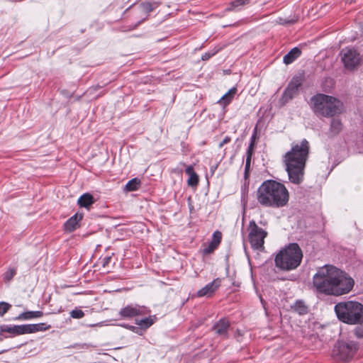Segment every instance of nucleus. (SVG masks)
I'll return each instance as SVG.
<instances>
[{
	"mask_svg": "<svg viewBox=\"0 0 363 363\" xmlns=\"http://www.w3.org/2000/svg\"><path fill=\"white\" fill-rule=\"evenodd\" d=\"M313 283L318 292L335 296L348 294L354 285L350 276L333 265L320 267L314 274Z\"/></svg>",
	"mask_w": 363,
	"mask_h": 363,
	"instance_id": "obj_1",
	"label": "nucleus"
},
{
	"mask_svg": "<svg viewBox=\"0 0 363 363\" xmlns=\"http://www.w3.org/2000/svg\"><path fill=\"white\" fill-rule=\"evenodd\" d=\"M256 199L263 207L279 208L287 205L289 192L282 183L269 179L258 187Z\"/></svg>",
	"mask_w": 363,
	"mask_h": 363,
	"instance_id": "obj_2",
	"label": "nucleus"
},
{
	"mask_svg": "<svg viewBox=\"0 0 363 363\" xmlns=\"http://www.w3.org/2000/svg\"><path fill=\"white\" fill-rule=\"evenodd\" d=\"M308 153L309 143L303 139L300 144H293L291 150L284 155L283 161L292 183L300 184L303 181Z\"/></svg>",
	"mask_w": 363,
	"mask_h": 363,
	"instance_id": "obj_3",
	"label": "nucleus"
},
{
	"mask_svg": "<svg viewBox=\"0 0 363 363\" xmlns=\"http://www.w3.org/2000/svg\"><path fill=\"white\" fill-rule=\"evenodd\" d=\"M310 106L318 117H333L343 111V104L337 98L324 94H317L310 100Z\"/></svg>",
	"mask_w": 363,
	"mask_h": 363,
	"instance_id": "obj_4",
	"label": "nucleus"
},
{
	"mask_svg": "<svg viewBox=\"0 0 363 363\" xmlns=\"http://www.w3.org/2000/svg\"><path fill=\"white\" fill-rule=\"evenodd\" d=\"M337 318L349 325L363 323V304L354 301H342L334 308Z\"/></svg>",
	"mask_w": 363,
	"mask_h": 363,
	"instance_id": "obj_5",
	"label": "nucleus"
},
{
	"mask_svg": "<svg viewBox=\"0 0 363 363\" xmlns=\"http://www.w3.org/2000/svg\"><path fill=\"white\" fill-rule=\"evenodd\" d=\"M302 257V251L298 245L291 243L277 254L275 265L281 270L291 271L300 265Z\"/></svg>",
	"mask_w": 363,
	"mask_h": 363,
	"instance_id": "obj_6",
	"label": "nucleus"
},
{
	"mask_svg": "<svg viewBox=\"0 0 363 363\" xmlns=\"http://www.w3.org/2000/svg\"><path fill=\"white\" fill-rule=\"evenodd\" d=\"M357 348V344L353 341H339L335 345L333 354L337 360L347 362L353 357Z\"/></svg>",
	"mask_w": 363,
	"mask_h": 363,
	"instance_id": "obj_7",
	"label": "nucleus"
},
{
	"mask_svg": "<svg viewBox=\"0 0 363 363\" xmlns=\"http://www.w3.org/2000/svg\"><path fill=\"white\" fill-rule=\"evenodd\" d=\"M248 231V239L252 248L260 251L263 250L264 239L267 235V233L259 227L254 220L250 222Z\"/></svg>",
	"mask_w": 363,
	"mask_h": 363,
	"instance_id": "obj_8",
	"label": "nucleus"
},
{
	"mask_svg": "<svg viewBox=\"0 0 363 363\" xmlns=\"http://www.w3.org/2000/svg\"><path fill=\"white\" fill-rule=\"evenodd\" d=\"M340 56L345 69L352 71L362 63L360 54L354 48H346L341 50Z\"/></svg>",
	"mask_w": 363,
	"mask_h": 363,
	"instance_id": "obj_9",
	"label": "nucleus"
},
{
	"mask_svg": "<svg viewBox=\"0 0 363 363\" xmlns=\"http://www.w3.org/2000/svg\"><path fill=\"white\" fill-rule=\"evenodd\" d=\"M301 84L302 79L301 77H293L282 94V103L286 104L294 98L298 94L299 88Z\"/></svg>",
	"mask_w": 363,
	"mask_h": 363,
	"instance_id": "obj_10",
	"label": "nucleus"
},
{
	"mask_svg": "<svg viewBox=\"0 0 363 363\" xmlns=\"http://www.w3.org/2000/svg\"><path fill=\"white\" fill-rule=\"evenodd\" d=\"M147 313V310L145 306L138 305H128L122 308L119 314L123 318H132L138 315H143Z\"/></svg>",
	"mask_w": 363,
	"mask_h": 363,
	"instance_id": "obj_11",
	"label": "nucleus"
},
{
	"mask_svg": "<svg viewBox=\"0 0 363 363\" xmlns=\"http://www.w3.org/2000/svg\"><path fill=\"white\" fill-rule=\"evenodd\" d=\"M221 279L219 278L215 279L211 283L207 284L204 287L201 289L197 292L199 297L207 296L210 297L213 295L215 291L220 287Z\"/></svg>",
	"mask_w": 363,
	"mask_h": 363,
	"instance_id": "obj_12",
	"label": "nucleus"
},
{
	"mask_svg": "<svg viewBox=\"0 0 363 363\" xmlns=\"http://www.w3.org/2000/svg\"><path fill=\"white\" fill-rule=\"evenodd\" d=\"M24 326V333H34L40 331H45L50 328V325H47L45 323H40L37 324H26Z\"/></svg>",
	"mask_w": 363,
	"mask_h": 363,
	"instance_id": "obj_13",
	"label": "nucleus"
},
{
	"mask_svg": "<svg viewBox=\"0 0 363 363\" xmlns=\"http://www.w3.org/2000/svg\"><path fill=\"white\" fill-rule=\"evenodd\" d=\"M83 218L82 214L76 213L69 218L65 223V229L68 232H72L76 229L78 222Z\"/></svg>",
	"mask_w": 363,
	"mask_h": 363,
	"instance_id": "obj_14",
	"label": "nucleus"
},
{
	"mask_svg": "<svg viewBox=\"0 0 363 363\" xmlns=\"http://www.w3.org/2000/svg\"><path fill=\"white\" fill-rule=\"evenodd\" d=\"M229 326L230 324L228 320L221 319L214 325L213 330L218 335L226 337Z\"/></svg>",
	"mask_w": 363,
	"mask_h": 363,
	"instance_id": "obj_15",
	"label": "nucleus"
},
{
	"mask_svg": "<svg viewBox=\"0 0 363 363\" xmlns=\"http://www.w3.org/2000/svg\"><path fill=\"white\" fill-rule=\"evenodd\" d=\"M301 54V51L298 48H294L283 57V62L285 65H290L296 60Z\"/></svg>",
	"mask_w": 363,
	"mask_h": 363,
	"instance_id": "obj_16",
	"label": "nucleus"
},
{
	"mask_svg": "<svg viewBox=\"0 0 363 363\" xmlns=\"http://www.w3.org/2000/svg\"><path fill=\"white\" fill-rule=\"evenodd\" d=\"M1 331L5 333H9L12 334L13 335H23L24 333V326L23 325H3L1 327Z\"/></svg>",
	"mask_w": 363,
	"mask_h": 363,
	"instance_id": "obj_17",
	"label": "nucleus"
},
{
	"mask_svg": "<svg viewBox=\"0 0 363 363\" xmlns=\"http://www.w3.org/2000/svg\"><path fill=\"white\" fill-rule=\"evenodd\" d=\"M185 172L189 175L187 184L189 186H195L199 183V177L194 170V167L191 165L187 166Z\"/></svg>",
	"mask_w": 363,
	"mask_h": 363,
	"instance_id": "obj_18",
	"label": "nucleus"
},
{
	"mask_svg": "<svg viewBox=\"0 0 363 363\" xmlns=\"http://www.w3.org/2000/svg\"><path fill=\"white\" fill-rule=\"evenodd\" d=\"M94 203V197L91 194L86 193L82 195L77 201V203L80 207L89 208V207Z\"/></svg>",
	"mask_w": 363,
	"mask_h": 363,
	"instance_id": "obj_19",
	"label": "nucleus"
},
{
	"mask_svg": "<svg viewBox=\"0 0 363 363\" xmlns=\"http://www.w3.org/2000/svg\"><path fill=\"white\" fill-rule=\"evenodd\" d=\"M43 315V313L40 311H26L21 313L16 319V320H30L33 318H40Z\"/></svg>",
	"mask_w": 363,
	"mask_h": 363,
	"instance_id": "obj_20",
	"label": "nucleus"
},
{
	"mask_svg": "<svg viewBox=\"0 0 363 363\" xmlns=\"http://www.w3.org/2000/svg\"><path fill=\"white\" fill-rule=\"evenodd\" d=\"M236 91L237 89L235 87L230 89L225 94L221 97L218 103L221 104L224 106L229 104L235 95Z\"/></svg>",
	"mask_w": 363,
	"mask_h": 363,
	"instance_id": "obj_21",
	"label": "nucleus"
},
{
	"mask_svg": "<svg viewBox=\"0 0 363 363\" xmlns=\"http://www.w3.org/2000/svg\"><path fill=\"white\" fill-rule=\"evenodd\" d=\"M342 123L338 118H333L330 122V131L333 135L339 133L342 130Z\"/></svg>",
	"mask_w": 363,
	"mask_h": 363,
	"instance_id": "obj_22",
	"label": "nucleus"
},
{
	"mask_svg": "<svg viewBox=\"0 0 363 363\" xmlns=\"http://www.w3.org/2000/svg\"><path fill=\"white\" fill-rule=\"evenodd\" d=\"M292 308L299 315H304L308 313V307L301 301H297L292 306Z\"/></svg>",
	"mask_w": 363,
	"mask_h": 363,
	"instance_id": "obj_23",
	"label": "nucleus"
},
{
	"mask_svg": "<svg viewBox=\"0 0 363 363\" xmlns=\"http://www.w3.org/2000/svg\"><path fill=\"white\" fill-rule=\"evenodd\" d=\"M140 180L138 178H134L130 180L125 185V189L127 191H132L138 190L140 186Z\"/></svg>",
	"mask_w": 363,
	"mask_h": 363,
	"instance_id": "obj_24",
	"label": "nucleus"
},
{
	"mask_svg": "<svg viewBox=\"0 0 363 363\" xmlns=\"http://www.w3.org/2000/svg\"><path fill=\"white\" fill-rule=\"evenodd\" d=\"M155 322V319L152 317H148L140 320H137L136 323L143 328H147L150 327Z\"/></svg>",
	"mask_w": 363,
	"mask_h": 363,
	"instance_id": "obj_25",
	"label": "nucleus"
},
{
	"mask_svg": "<svg viewBox=\"0 0 363 363\" xmlns=\"http://www.w3.org/2000/svg\"><path fill=\"white\" fill-rule=\"evenodd\" d=\"M157 6V4L156 3L144 2L140 4L141 9L146 13H149Z\"/></svg>",
	"mask_w": 363,
	"mask_h": 363,
	"instance_id": "obj_26",
	"label": "nucleus"
},
{
	"mask_svg": "<svg viewBox=\"0 0 363 363\" xmlns=\"http://www.w3.org/2000/svg\"><path fill=\"white\" fill-rule=\"evenodd\" d=\"M222 239V233L217 230L215 231L212 236L211 243L214 244L216 247L220 243Z\"/></svg>",
	"mask_w": 363,
	"mask_h": 363,
	"instance_id": "obj_27",
	"label": "nucleus"
},
{
	"mask_svg": "<svg viewBox=\"0 0 363 363\" xmlns=\"http://www.w3.org/2000/svg\"><path fill=\"white\" fill-rule=\"evenodd\" d=\"M84 315V313L80 309H74L70 312V316L73 318H82Z\"/></svg>",
	"mask_w": 363,
	"mask_h": 363,
	"instance_id": "obj_28",
	"label": "nucleus"
},
{
	"mask_svg": "<svg viewBox=\"0 0 363 363\" xmlns=\"http://www.w3.org/2000/svg\"><path fill=\"white\" fill-rule=\"evenodd\" d=\"M11 308V305L6 302H0V316H3Z\"/></svg>",
	"mask_w": 363,
	"mask_h": 363,
	"instance_id": "obj_29",
	"label": "nucleus"
},
{
	"mask_svg": "<svg viewBox=\"0 0 363 363\" xmlns=\"http://www.w3.org/2000/svg\"><path fill=\"white\" fill-rule=\"evenodd\" d=\"M16 274V270L13 269H9L5 274H4V279L9 281H11L14 275Z\"/></svg>",
	"mask_w": 363,
	"mask_h": 363,
	"instance_id": "obj_30",
	"label": "nucleus"
},
{
	"mask_svg": "<svg viewBox=\"0 0 363 363\" xmlns=\"http://www.w3.org/2000/svg\"><path fill=\"white\" fill-rule=\"evenodd\" d=\"M297 21H298V17H296V16H294V18H292L291 19H288V20L280 18L279 23L283 24V25L293 24V23H296Z\"/></svg>",
	"mask_w": 363,
	"mask_h": 363,
	"instance_id": "obj_31",
	"label": "nucleus"
},
{
	"mask_svg": "<svg viewBox=\"0 0 363 363\" xmlns=\"http://www.w3.org/2000/svg\"><path fill=\"white\" fill-rule=\"evenodd\" d=\"M217 247L211 243V242L209 243L207 247L203 249V253L204 254H210Z\"/></svg>",
	"mask_w": 363,
	"mask_h": 363,
	"instance_id": "obj_32",
	"label": "nucleus"
},
{
	"mask_svg": "<svg viewBox=\"0 0 363 363\" xmlns=\"http://www.w3.org/2000/svg\"><path fill=\"white\" fill-rule=\"evenodd\" d=\"M354 333L357 337H359V338L363 337V325L357 327L354 330Z\"/></svg>",
	"mask_w": 363,
	"mask_h": 363,
	"instance_id": "obj_33",
	"label": "nucleus"
},
{
	"mask_svg": "<svg viewBox=\"0 0 363 363\" xmlns=\"http://www.w3.org/2000/svg\"><path fill=\"white\" fill-rule=\"evenodd\" d=\"M250 0H234L233 2V6H242L245 4H247Z\"/></svg>",
	"mask_w": 363,
	"mask_h": 363,
	"instance_id": "obj_34",
	"label": "nucleus"
},
{
	"mask_svg": "<svg viewBox=\"0 0 363 363\" xmlns=\"http://www.w3.org/2000/svg\"><path fill=\"white\" fill-rule=\"evenodd\" d=\"M255 133L252 136V141H251V143L249 145L247 151V155L249 154V153H251V156L252 155L253 149H254V138H255Z\"/></svg>",
	"mask_w": 363,
	"mask_h": 363,
	"instance_id": "obj_35",
	"label": "nucleus"
},
{
	"mask_svg": "<svg viewBox=\"0 0 363 363\" xmlns=\"http://www.w3.org/2000/svg\"><path fill=\"white\" fill-rule=\"evenodd\" d=\"M251 153L247 154L246 157V164H245V172L249 169L251 162Z\"/></svg>",
	"mask_w": 363,
	"mask_h": 363,
	"instance_id": "obj_36",
	"label": "nucleus"
},
{
	"mask_svg": "<svg viewBox=\"0 0 363 363\" xmlns=\"http://www.w3.org/2000/svg\"><path fill=\"white\" fill-rule=\"evenodd\" d=\"M90 347H93V346L90 344L83 343L82 345H77L75 347L79 348V349H88Z\"/></svg>",
	"mask_w": 363,
	"mask_h": 363,
	"instance_id": "obj_37",
	"label": "nucleus"
},
{
	"mask_svg": "<svg viewBox=\"0 0 363 363\" xmlns=\"http://www.w3.org/2000/svg\"><path fill=\"white\" fill-rule=\"evenodd\" d=\"M230 141V138L226 136L223 141L219 144V147H222L225 144L228 143Z\"/></svg>",
	"mask_w": 363,
	"mask_h": 363,
	"instance_id": "obj_38",
	"label": "nucleus"
},
{
	"mask_svg": "<svg viewBox=\"0 0 363 363\" xmlns=\"http://www.w3.org/2000/svg\"><path fill=\"white\" fill-rule=\"evenodd\" d=\"M111 257H106L103 259V267H105L111 262Z\"/></svg>",
	"mask_w": 363,
	"mask_h": 363,
	"instance_id": "obj_39",
	"label": "nucleus"
},
{
	"mask_svg": "<svg viewBox=\"0 0 363 363\" xmlns=\"http://www.w3.org/2000/svg\"><path fill=\"white\" fill-rule=\"evenodd\" d=\"M211 57V55L208 53H206L202 56L203 60H208Z\"/></svg>",
	"mask_w": 363,
	"mask_h": 363,
	"instance_id": "obj_40",
	"label": "nucleus"
},
{
	"mask_svg": "<svg viewBox=\"0 0 363 363\" xmlns=\"http://www.w3.org/2000/svg\"><path fill=\"white\" fill-rule=\"evenodd\" d=\"M130 328L133 331H135V330H137V328L135 326H131Z\"/></svg>",
	"mask_w": 363,
	"mask_h": 363,
	"instance_id": "obj_41",
	"label": "nucleus"
}]
</instances>
